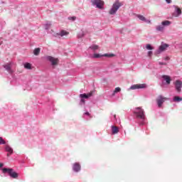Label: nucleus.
Returning a JSON list of instances; mask_svg holds the SVG:
<instances>
[{
	"mask_svg": "<svg viewBox=\"0 0 182 182\" xmlns=\"http://www.w3.org/2000/svg\"><path fill=\"white\" fill-rule=\"evenodd\" d=\"M25 69L31 70V63H25Z\"/></svg>",
	"mask_w": 182,
	"mask_h": 182,
	"instance_id": "nucleus-25",
	"label": "nucleus"
},
{
	"mask_svg": "<svg viewBox=\"0 0 182 182\" xmlns=\"http://www.w3.org/2000/svg\"><path fill=\"white\" fill-rule=\"evenodd\" d=\"M119 90H121V89H119V87H116V89L114 90V93L119 92Z\"/></svg>",
	"mask_w": 182,
	"mask_h": 182,
	"instance_id": "nucleus-27",
	"label": "nucleus"
},
{
	"mask_svg": "<svg viewBox=\"0 0 182 182\" xmlns=\"http://www.w3.org/2000/svg\"><path fill=\"white\" fill-rule=\"evenodd\" d=\"M146 49L148 50H154V48L151 47V45L148 44V45H146Z\"/></svg>",
	"mask_w": 182,
	"mask_h": 182,
	"instance_id": "nucleus-24",
	"label": "nucleus"
},
{
	"mask_svg": "<svg viewBox=\"0 0 182 182\" xmlns=\"http://www.w3.org/2000/svg\"><path fill=\"white\" fill-rule=\"evenodd\" d=\"M1 167H3V164H1V163H0V168H1Z\"/></svg>",
	"mask_w": 182,
	"mask_h": 182,
	"instance_id": "nucleus-36",
	"label": "nucleus"
},
{
	"mask_svg": "<svg viewBox=\"0 0 182 182\" xmlns=\"http://www.w3.org/2000/svg\"><path fill=\"white\" fill-rule=\"evenodd\" d=\"M48 25H46V26H48Z\"/></svg>",
	"mask_w": 182,
	"mask_h": 182,
	"instance_id": "nucleus-38",
	"label": "nucleus"
},
{
	"mask_svg": "<svg viewBox=\"0 0 182 182\" xmlns=\"http://www.w3.org/2000/svg\"><path fill=\"white\" fill-rule=\"evenodd\" d=\"M39 51H41V48H37L34 50H33V55L37 56V55H39Z\"/></svg>",
	"mask_w": 182,
	"mask_h": 182,
	"instance_id": "nucleus-21",
	"label": "nucleus"
},
{
	"mask_svg": "<svg viewBox=\"0 0 182 182\" xmlns=\"http://www.w3.org/2000/svg\"><path fill=\"white\" fill-rule=\"evenodd\" d=\"M82 37V35H80L79 38H81Z\"/></svg>",
	"mask_w": 182,
	"mask_h": 182,
	"instance_id": "nucleus-37",
	"label": "nucleus"
},
{
	"mask_svg": "<svg viewBox=\"0 0 182 182\" xmlns=\"http://www.w3.org/2000/svg\"><path fill=\"white\" fill-rule=\"evenodd\" d=\"M4 68L6 69V71H8V73L11 74V73H13V71H11V65H9V63L4 65Z\"/></svg>",
	"mask_w": 182,
	"mask_h": 182,
	"instance_id": "nucleus-17",
	"label": "nucleus"
},
{
	"mask_svg": "<svg viewBox=\"0 0 182 182\" xmlns=\"http://www.w3.org/2000/svg\"><path fill=\"white\" fill-rule=\"evenodd\" d=\"M102 57H106V58H112L113 57V54H103V55H100V54H97L95 53L94 55H92V58H100Z\"/></svg>",
	"mask_w": 182,
	"mask_h": 182,
	"instance_id": "nucleus-10",
	"label": "nucleus"
},
{
	"mask_svg": "<svg viewBox=\"0 0 182 182\" xmlns=\"http://www.w3.org/2000/svg\"><path fill=\"white\" fill-rule=\"evenodd\" d=\"M181 87H182V81H179L178 80H175V90L177 92H181Z\"/></svg>",
	"mask_w": 182,
	"mask_h": 182,
	"instance_id": "nucleus-8",
	"label": "nucleus"
},
{
	"mask_svg": "<svg viewBox=\"0 0 182 182\" xmlns=\"http://www.w3.org/2000/svg\"><path fill=\"white\" fill-rule=\"evenodd\" d=\"M6 152H8V156H9L10 154L14 153V150L11 149V147H10L8 145H6Z\"/></svg>",
	"mask_w": 182,
	"mask_h": 182,
	"instance_id": "nucleus-18",
	"label": "nucleus"
},
{
	"mask_svg": "<svg viewBox=\"0 0 182 182\" xmlns=\"http://www.w3.org/2000/svg\"><path fill=\"white\" fill-rule=\"evenodd\" d=\"M173 7L175 9L173 13L172 14L173 16H175V18L180 16V15L182 14L181 9L176 5H173Z\"/></svg>",
	"mask_w": 182,
	"mask_h": 182,
	"instance_id": "nucleus-5",
	"label": "nucleus"
},
{
	"mask_svg": "<svg viewBox=\"0 0 182 182\" xmlns=\"http://www.w3.org/2000/svg\"><path fill=\"white\" fill-rule=\"evenodd\" d=\"M158 65H166V63H158Z\"/></svg>",
	"mask_w": 182,
	"mask_h": 182,
	"instance_id": "nucleus-30",
	"label": "nucleus"
},
{
	"mask_svg": "<svg viewBox=\"0 0 182 182\" xmlns=\"http://www.w3.org/2000/svg\"><path fill=\"white\" fill-rule=\"evenodd\" d=\"M67 36H69V32L65 30H60V32L56 33V36H58L60 38H65V37H67Z\"/></svg>",
	"mask_w": 182,
	"mask_h": 182,
	"instance_id": "nucleus-11",
	"label": "nucleus"
},
{
	"mask_svg": "<svg viewBox=\"0 0 182 182\" xmlns=\"http://www.w3.org/2000/svg\"><path fill=\"white\" fill-rule=\"evenodd\" d=\"M166 100V97H163L162 96H158V98H156V103L158 105V107H161L162 103H164V101Z\"/></svg>",
	"mask_w": 182,
	"mask_h": 182,
	"instance_id": "nucleus-9",
	"label": "nucleus"
},
{
	"mask_svg": "<svg viewBox=\"0 0 182 182\" xmlns=\"http://www.w3.org/2000/svg\"><path fill=\"white\" fill-rule=\"evenodd\" d=\"M92 94H95V91H90V92H88L87 94L86 93L81 94L80 95V98H82V99L90 98V97H92Z\"/></svg>",
	"mask_w": 182,
	"mask_h": 182,
	"instance_id": "nucleus-14",
	"label": "nucleus"
},
{
	"mask_svg": "<svg viewBox=\"0 0 182 182\" xmlns=\"http://www.w3.org/2000/svg\"><path fill=\"white\" fill-rule=\"evenodd\" d=\"M148 57H151V51L148 52Z\"/></svg>",
	"mask_w": 182,
	"mask_h": 182,
	"instance_id": "nucleus-31",
	"label": "nucleus"
},
{
	"mask_svg": "<svg viewBox=\"0 0 182 182\" xmlns=\"http://www.w3.org/2000/svg\"><path fill=\"white\" fill-rule=\"evenodd\" d=\"M0 144H5V140H3V138L0 137Z\"/></svg>",
	"mask_w": 182,
	"mask_h": 182,
	"instance_id": "nucleus-28",
	"label": "nucleus"
},
{
	"mask_svg": "<svg viewBox=\"0 0 182 182\" xmlns=\"http://www.w3.org/2000/svg\"><path fill=\"white\" fill-rule=\"evenodd\" d=\"M68 21H72L73 22L75 21V19H77L76 16H69L68 18Z\"/></svg>",
	"mask_w": 182,
	"mask_h": 182,
	"instance_id": "nucleus-26",
	"label": "nucleus"
},
{
	"mask_svg": "<svg viewBox=\"0 0 182 182\" xmlns=\"http://www.w3.org/2000/svg\"><path fill=\"white\" fill-rule=\"evenodd\" d=\"M167 4H170L171 2V0H165Z\"/></svg>",
	"mask_w": 182,
	"mask_h": 182,
	"instance_id": "nucleus-32",
	"label": "nucleus"
},
{
	"mask_svg": "<svg viewBox=\"0 0 182 182\" xmlns=\"http://www.w3.org/2000/svg\"><path fill=\"white\" fill-rule=\"evenodd\" d=\"M84 114H85V115H90V114H89L88 112H85V113H84Z\"/></svg>",
	"mask_w": 182,
	"mask_h": 182,
	"instance_id": "nucleus-35",
	"label": "nucleus"
},
{
	"mask_svg": "<svg viewBox=\"0 0 182 182\" xmlns=\"http://www.w3.org/2000/svg\"><path fill=\"white\" fill-rule=\"evenodd\" d=\"M121 6H123V3L120 2L119 0H115L109 11V15H114Z\"/></svg>",
	"mask_w": 182,
	"mask_h": 182,
	"instance_id": "nucleus-1",
	"label": "nucleus"
},
{
	"mask_svg": "<svg viewBox=\"0 0 182 182\" xmlns=\"http://www.w3.org/2000/svg\"><path fill=\"white\" fill-rule=\"evenodd\" d=\"M166 48H168V44H162L161 46L158 47V50L156 54H160V53L166 50Z\"/></svg>",
	"mask_w": 182,
	"mask_h": 182,
	"instance_id": "nucleus-12",
	"label": "nucleus"
},
{
	"mask_svg": "<svg viewBox=\"0 0 182 182\" xmlns=\"http://www.w3.org/2000/svg\"><path fill=\"white\" fill-rule=\"evenodd\" d=\"M90 50H92V51H95V50H99V46L92 45V46H90Z\"/></svg>",
	"mask_w": 182,
	"mask_h": 182,
	"instance_id": "nucleus-22",
	"label": "nucleus"
},
{
	"mask_svg": "<svg viewBox=\"0 0 182 182\" xmlns=\"http://www.w3.org/2000/svg\"><path fill=\"white\" fill-rule=\"evenodd\" d=\"M119 132V129H117V127L112 126V134H116Z\"/></svg>",
	"mask_w": 182,
	"mask_h": 182,
	"instance_id": "nucleus-20",
	"label": "nucleus"
},
{
	"mask_svg": "<svg viewBox=\"0 0 182 182\" xmlns=\"http://www.w3.org/2000/svg\"><path fill=\"white\" fill-rule=\"evenodd\" d=\"M73 171H75V172L80 171V164H77V163L73 164Z\"/></svg>",
	"mask_w": 182,
	"mask_h": 182,
	"instance_id": "nucleus-19",
	"label": "nucleus"
},
{
	"mask_svg": "<svg viewBox=\"0 0 182 182\" xmlns=\"http://www.w3.org/2000/svg\"><path fill=\"white\" fill-rule=\"evenodd\" d=\"M173 102H181V97H173Z\"/></svg>",
	"mask_w": 182,
	"mask_h": 182,
	"instance_id": "nucleus-23",
	"label": "nucleus"
},
{
	"mask_svg": "<svg viewBox=\"0 0 182 182\" xmlns=\"http://www.w3.org/2000/svg\"><path fill=\"white\" fill-rule=\"evenodd\" d=\"M147 87V85L145 84H136L131 85V90L145 89Z\"/></svg>",
	"mask_w": 182,
	"mask_h": 182,
	"instance_id": "nucleus-6",
	"label": "nucleus"
},
{
	"mask_svg": "<svg viewBox=\"0 0 182 182\" xmlns=\"http://www.w3.org/2000/svg\"><path fill=\"white\" fill-rule=\"evenodd\" d=\"M133 114H135V117H137V119L141 120L145 119L144 112H143V109H141V107L135 108V111L133 112Z\"/></svg>",
	"mask_w": 182,
	"mask_h": 182,
	"instance_id": "nucleus-2",
	"label": "nucleus"
},
{
	"mask_svg": "<svg viewBox=\"0 0 182 182\" xmlns=\"http://www.w3.org/2000/svg\"><path fill=\"white\" fill-rule=\"evenodd\" d=\"M162 80H164L166 85L171 84V77H168V75H162Z\"/></svg>",
	"mask_w": 182,
	"mask_h": 182,
	"instance_id": "nucleus-16",
	"label": "nucleus"
},
{
	"mask_svg": "<svg viewBox=\"0 0 182 182\" xmlns=\"http://www.w3.org/2000/svg\"><path fill=\"white\" fill-rule=\"evenodd\" d=\"M80 102L84 103L85 102L84 99L80 100Z\"/></svg>",
	"mask_w": 182,
	"mask_h": 182,
	"instance_id": "nucleus-34",
	"label": "nucleus"
},
{
	"mask_svg": "<svg viewBox=\"0 0 182 182\" xmlns=\"http://www.w3.org/2000/svg\"><path fill=\"white\" fill-rule=\"evenodd\" d=\"M2 171H4V173H8V175L10 176V177H12V178H18V173L14 172V169L4 168V169H2Z\"/></svg>",
	"mask_w": 182,
	"mask_h": 182,
	"instance_id": "nucleus-4",
	"label": "nucleus"
},
{
	"mask_svg": "<svg viewBox=\"0 0 182 182\" xmlns=\"http://www.w3.org/2000/svg\"><path fill=\"white\" fill-rule=\"evenodd\" d=\"M136 18H138L139 21L145 22V23H150V22H151L150 20L146 18V17L140 14H136Z\"/></svg>",
	"mask_w": 182,
	"mask_h": 182,
	"instance_id": "nucleus-13",
	"label": "nucleus"
},
{
	"mask_svg": "<svg viewBox=\"0 0 182 182\" xmlns=\"http://www.w3.org/2000/svg\"><path fill=\"white\" fill-rule=\"evenodd\" d=\"M169 60L168 57H164V60L168 61Z\"/></svg>",
	"mask_w": 182,
	"mask_h": 182,
	"instance_id": "nucleus-33",
	"label": "nucleus"
},
{
	"mask_svg": "<svg viewBox=\"0 0 182 182\" xmlns=\"http://www.w3.org/2000/svg\"><path fill=\"white\" fill-rule=\"evenodd\" d=\"M91 3L97 9H105V1L103 0H91Z\"/></svg>",
	"mask_w": 182,
	"mask_h": 182,
	"instance_id": "nucleus-3",
	"label": "nucleus"
},
{
	"mask_svg": "<svg viewBox=\"0 0 182 182\" xmlns=\"http://www.w3.org/2000/svg\"><path fill=\"white\" fill-rule=\"evenodd\" d=\"M47 60L48 61L50 62V63L52 64V66H56L57 65H58V58H55L54 57H52V56H48Z\"/></svg>",
	"mask_w": 182,
	"mask_h": 182,
	"instance_id": "nucleus-7",
	"label": "nucleus"
},
{
	"mask_svg": "<svg viewBox=\"0 0 182 182\" xmlns=\"http://www.w3.org/2000/svg\"><path fill=\"white\" fill-rule=\"evenodd\" d=\"M168 26V23H161L158 26H156V31L162 32V31H164V28Z\"/></svg>",
	"mask_w": 182,
	"mask_h": 182,
	"instance_id": "nucleus-15",
	"label": "nucleus"
},
{
	"mask_svg": "<svg viewBox=\"0 0 182 182\" xmlns=\"http://www.w3.org/2000/svg\"><path fill=\"white\" fill-rule=\"evenodd\" d=\"M161 23H171V22L170 21H164Z\"/></svg>",
	"mask_w": 182,
	"mask_h": 182,
	"instance_id": "nucleus-29",
	"label": "nucleus"
},
{
	"mask_svg": "<svg viewBox=\"0 0 182 182\" xmlns=\"http://www.w3.org/2000/svg\"><path fill=\"white\" fill-rule=\"evenodd\" d=\"M0 46H1V42H0Z\"/></svg>",
	"mask_w": 182,
	"mask_h": 182,
	"instance_id": "nucleus-39",
	"label": "nucleus"
}]
</instances>
